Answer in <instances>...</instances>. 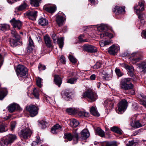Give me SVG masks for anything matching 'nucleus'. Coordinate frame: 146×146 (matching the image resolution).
Wrapping results in <instances>:
<instances>
[{
	"instance_id": "obj_25",
	"label": "nucleus",
	"mask_w": 146,
	"mask_h": 146,
	"mask_svg": "<svg viewBox=\"0 0 146 146\" xmlns=\"http://www.w3.org/2000/svg\"><path fill=\"white\" fill-rule=\"evenodd\" d=\"M110 130L119 135H121L123 133V132L119 128L115 126L110 128Z\"/></svg>"
},
{
	"instance_id": "obj_58",
	"label": "nucleus",
	"mask_w": 146,
	"mask_h": 146,
	"mask_svg": "<svg viewBox=\"0 0 146 146\" xmlns=\"http://www.w3.org/2000/svg\"><path fill=\"white\" fill-rule=\"evenodd\" d=\"M11 33L12 35L13 36H19V34L15 30H12L11 31Z\"/></svg>"
},
{
	"instance_id": "obj_64",
	"label": "nucleus",
	"mask_w": 146,
	"mask_h": 146,
	"mask_svg": "<svg viewBox=\"0 0 146 146\" xmlns=\"http://www.w3.org/2000/svg\"><path fill=\"white\" fill-rule=\"evenodd\" d=\"M142 121L143 123L142 125H144L146 124V115H145V117H144L143 119L142 120Z\"/></svg>"
},
{
	"instance_id": "obj_4",
	"label": "nucleus",
	"mask_w": 146,
	"mask_h": 146,
	"mask_svg": "<svg viewBox=\"0 0 146 146\" xmlns=\"http://www.w3.org/2000/svg\"><path fill=\"white\" fill-rule=\"evenodd\" d=\"M98 31L101 32L99 34L100 36H113L111 33H109L108 30L107 26L104 24H101L97 27Z\"/></svg>"
},
{
	"instance_id": "obj_37",
	"label": "nucleus",
	"mask_w": 146,
	"mask_h": 146,
	"mask_svg": "<svg viewBox=\"0 0 146 146\" xmlns=\"http://www.w3.org/2000/svg\"><path fill=\"white\" fill-rule=\"evenodd\" d=\"M44 40L46 45L47 47L50 48L52 46L51 40L50 37H44Z\"/></svg>"
},
{
	"instance_id": "obj_49",
	"label": "nucleus",
	"mask_w": 146,
	"mask_h": 146,
	"mask_svg": "<svg viewBox=\"0 0 146 146\" xmlns=\"http://www.w3.org/2000/svg\"><path fill=\"white\" fill-rule=\"evenodd\" d=\"M62 97L65 100H68L70 98V94L69 93L65 91L64 92Z\"/></svg>"
},
{
	"instance_id": "obj_27",
	"label": "nucleus",
	"mask_w": 146,
	"mask_h": 146,
	"mask_svg": "<svg viewBox=\"0 0 146 146\" xmlns=\"http://www.w3.org/2000/svg\"><path fill=\"white\" fill-rule=\"evenodd\" d=\"M121 65V67L125 68L130 73H132L134 70L133 67L132 66H129L125 63H123Z\"/></svg>"
},
{
	"instance_id": "obj_46",
	"label": "nucleus",
	"mask_w": 146,
	"mask_h": 146,
	"mask_svg": "<svg viewBox=\"0 0 146 146\" xmlns=\"http://www.w3.org/2000/svg\"><path fill=\"white\" fill-rule=\"evenodd\" d=\"M115 143L114 142L105 141L102 144V146H115Z\"/></svg>"
},
{
	"instance_id": "obj_61",
	"label": "nucleus",
	"mask_w": 146,
	"mask_h": 146,
	"mask_svg": "<svg viewBox=\"0 0 146 146\" xmlns=\"http://www.w3.org/2000/svg\"><path fill=\"white\" fill-rule=\"evenodd\" d=\"M111 103V101H108V100H106L104 102L105 104H107V106H110L111 105L110 104Z\"/></svg>"
},
{
	"instance_id": "obj_20",
	"label": "nucleus",
	"mask_w": 146,
	"mask_h": 146,
	"mask_svg": "<svg viewBox=\"0 0 146 146\" xmlns=\"http://www.w3.org/2000/svg\"><path fill=\"white\" fill-rule=\"evenodd\" d=\"M113 11L115 14L119 15L121 13H124L125 12L124 8H122L121 7L116 6L113 10Z\"/></svg>"
},
{
	"instance_id": "obj_17",
	"label": "nucleus",
	"mask_w": 146,
	"mask_h": 146,
	"mask_svg": "<svg viewBox=\"0 0 146 146\" xmlns=\"http://www.w3.org/2000/svg\"><path fill=\"white\" fill-rule=\"evenodd\" d=\"M17 138L16 136L14 134H10L7 135L5 139L9 144L12 143Z\"/></svg>"
},
{
	"instance_id": "obj_10",
	"label": "nucleus",
	"mask_w": 146,
	"mask_h": 146,
	"mask_svg": "<svg viewBox=\"0 0 146 146\" xmlns=\"http://www.w3.org/2000/svg\"><path fill=\"white\" fill-rule=\"evenodd\" d=\"M119 49L120 48L119 46L113 44L109 48L108 51L110 54L115 55Z\"/></svg>"
},
{
	"instance_id": "obj_60",
	"label": "nucleus",
	"mask_w": 146,
	"mask_h": 146,
	"mask_svg": "<svg viewBox=\"0 0 146 146\" xmlns=\"http://www.w3.org/2000/svg\"><path fill=\"white\" fill-rule=\"evenodd\" d=\"M91 3L94 5H96L98 4V1L96 0H90Z\"/></svg>"
},
{
	"instance_id": "obj_39",
	"label": "nucleus",
	"mask_w": 146,
	"mask_h": 146,
	"mask_svg": "<svg viewBox=\"0 0 146 146\" xmlns=\"http://www.w3.org/2000/svg\"><path fill=\"white\" fill-rule=\"evenodd\" d=\"M0 29L2 31H6L10 29V26L6 24H1L0 25Z\"/></svg>"
},
{
	"instance_id": "obj_26",
	"label": "nucleus",
	"mask_w": 146,
	"mask_h": 146,
	"mask_svg": "<svg viewBox=\"0 0 146 146\" xmlns=\"http://www.w3.org/2000/svg\"><path fill=\"white\" fill-rule=\"evenodd\" d=\"M111 38L109 39H105V40H102L100 42V44L101 46H104L106 45H109L111 43V41L110 39Z\"/></svg>"
},
{
	"instance_id": "obj_40",
	"label": "nucleus",
	"mask_w": 146,
	"mask_h": 146,
	"mask_svg": "<svg viewBox=\"0 0 146 146\" xmlns=\"http://www.w3.org/2000/svg\"><path fill=\"white\" fill-rule=\"evenodd\" d=\"M7 125L5 123L0 124V132H3L6 131V128L7 127Z\"/></svg>"
},
{
	"instance_id": "obj_22",
	"label": "nucleus",
	"mask_w": 146,
	"mask_h": 146,
	"mask_svg": "<svg viewBox=\"0 0 146 146\" xmlns=\"http://www.w3.org/2000/svg\"><path fill=\"white\" fill-rule=\"evenodd\" d=\"M27 6L26 1H24L23 3L21 4L19 6L16 8L15 11H22L25 9Z\"/></svg>"
},
{
	"instance_id": "obj_44",
	"label": "nucleus",
	"mask_w": 146,
	"mask_h": 146,
	"mask_svg": "<svg viewBox=\"0 0 146 146\" xmlns=\"http://www.w3.org/2000/svg\"><path fill=\"white\" fill-rule=\"evenodd\" d=\"M8 144L9 143H7L5 139L2 138L0 139V146H8Z\"/></svg>"
},
{
	"instance_id": "obj_13",
	"label": "nucleus",
	"mask_w": 146,
	"mask_h": 146,
	"mask_svg": "<svg viewBox=\"0 0 146 146\" xmlns=\"http://www.w3.org/2000/svg\"><path fill=\"white\" fill-rule=\"evenodd\" d=\"M10 42L11 45L16 46L17 45L22 44V41L20 37H12L10 39Z\"/></svg>"
},
{
	"instance_id": "obj_30",
	"label": "nucleus",
	"mask_w": 146,
	"mask_h": 146,
	"mask_svg": "<svg viewBox=\"0 0 146 146\" xmlns=\"http://www.w3.org/2000/svg\"><path fill=\"white\" fill-rule=\"evenodd\" d=\"M96 134L101 137H105V133L104 131L100 128L98 127L96 130Z\"/></svg>"
},
{
	"instance_id": "obj_24",
	"label": "nucleus",
	"mask_w": 146,
	"mask_h": 146,
	"mask_svg": "<svg viewBox=\"0 0 146 146\" xmlns=\"http://www.w3.org/2000/svg\"><path fill=\"white\" fill-rule=\"evenodd\" d=\"M54 81L56 85L58 87L60 86L62 83V79L59 76L55 75L54 76Z\"/></svg>"
},
{
	"instance_id": "obj_8",
	"label": "nucleus",
	"mask_w": 146,
	"mask_h": 146,
	"mask_svg": "<svg viewBox=\"0 0 146 146\" xmlns=\"http://www.w3.org/2000/svg\"><path fill=\"white\" fill-rule=\"evenodd\" d=\"M26 109L31 117H34L38 113L37 108L35 105H31L26 107Z\"/></svg>"
},
{
	"instance_id": "obj_50",
	"label": "nucleus",
	"mask_w": 146,
	"mask_h": 146,
	"mask_svg": "<svg viewBox=\"0 0 146 146\" xmlns=\"http://www.w3.org/2000/svg\"><path fill=\"white\" fill-rule=\"evenodd\" d=\"M102 65L101 62L99 61L97 62L96 64L93 66V68L94 69H98L101 67Z\"/></svg>"
},
{
	"instance_id": "obj_34",
	"label": "nucleus",
	"mask_w": 146,
	"mask_h": 146,
	"mask_svg": "<svg viewBox=\"0 0 146 146\" xmlns=\"http://www.w3.org/2000/svg\"><path fill=\"white\" fill-rule=\"evenodd\" d=\"M45 10L48 12L53 13L56 10V7L55 6H50L45 8Z\"/></svg>"
},
{
	"instance_id": "obj_59",
	"label": "nucleus",
	"mask_w": 146,
	"mask_h": 146,
	"mask_svg": "<svg viewBox=\"0 0 146 146\" xmlns=\"http://www.w3.org/2000/svg\"><path fill=\"white\" fill-rule=\"evenodd\" d=\"M135 142L133 141H129L128 143L126 144V146H133Z\"/></svg>"
},
{
	"instance_id": "obj_15",
	"label": "nucleus",
	"mask_w": 146,
	"mask_h": 146,
	"mask_svg": "<svg viewBox=\"0 0 146 146\" xmlns=\"http://www.w3.org/2000/svg\"><path fill=\"white\" fill-rule=\"evenodd\" d=\"M84 49L88 52L92 53L96 52L97 51V48L96 47L90 45H84Z\"/></svg>"
},
{
	"instance_id": "obj_45",
	"label": "nucleus",
	"mask_w": 146,
	"mask_h": 146,
	"mask_svg": "<svg viewBox=\"0 0 146 146\" xmlns=\"http://www.w3.org/2000/svg\"><path fill=\"white\" fill-rule=\"evenodd\" d=\"M102 75V77L106 80H108L111 77V75L108 74L107 73L104 72Z\"/></svg>"
},
{
	"instance_id": "obj_56",
	"label": "nucleus",
	"mask_w": 146,
	"mask_h": 146,
	"mask_svg": "<svg viewBox=\"0 0 146 146\" xmlns=\"http://www.w3.org/2000/svg\"><path fill=\"white\" fill-rule=\"evenodd\" d=\"M40 123L42 126V128H45L47 125V123L43 120L41 121Z\"/></svg>"
},
{
	"instance_id": "obj_31",
	"label": "nucleus",
	"mask_w": 146,
	"mask_h": 146,
	"mask_svg": "<svg viewBox=\"0 0 146 146\" xmlns=\"http://www.w3.org/2000/svg\"><path fill=\"white\" fill-rule=\"evenodd\" d=\"M66 111L70 115L76 114L78 112V110L74 108H68L66 110Z\"/></svg>"
},
{
	"instance_id": "obj_21",
	"label": "nucleus",
	"mask_w": 146,
	"mask_h": 146,
	"mask_svg": "<svg viewBox=\"0 0 146 146\" xmlns=\"http://www.w3.org/2000/svg\"><path fill=\"white\" fill-rule=\"evenodd\" d=\"M56 21L59 26H61L64 21L63 17L62 16L57 14L56 15Z\"/></svg>"
},
{
	"instance_id": "obj_19",
	"label": "nucleus",
	"mask_w": 146,
	"mask_h": 146,
	"mask_svg": "<svg viewBox=\"0 0 146 146\" xmlns=\"http://www.w3.org/2000/svg\"><path fill=\"white\" fill-rule=\"evenodd\" d=\"M63 129L62 126L58 124H56L52 127L51 132L53 134H56Z\"/></svg>"
},
{
	"instance_id": "obj_6",
	"label": "nucleus",
	"mask_w": 146,
	"mask_h": 146,
	"mask_svg": "<svg viewBox=\"0 0 146 146\" xmlns=\"http://www.w3.org/2000/svg\"><path fill=\"white\" fill-rule=\"evenodd\" d=\"M32 133L29 128H24L19 130L18 133L19 136L22 139H25L30 137Z\"/></svg>"
},
{
	"instance_id": "obj_35",
	"label": "nucleus",
	"mask_w": 146,
	"mask_h": 146,
	"mask_svg": "<svg viewBox=\"0 0 146 146\" xmlns=\"http://www.w3.org/2000/svg\"><path fill=\"white\" fill-rule=\"evenodd\" d=\"M30 1L32 6L38 7L39 6V3H40L41 0H30Z\"/></svg>"
},
{
	"instance_id": "obj_2",
	"label": "nucleus",
	"mask_w": 146,
	"mask_h": 146,
	"mask_svg": "<svg viewBox=\"0 0 146 146\" xmlns=\"http://www.w3.org/2000/svg\"><path fill=\"white\" fill-rule=\"evenodd\" d=\"M16 71L17 75L20 80L22 79V78H25L28 76L27 69L23 65H19L18 66Z\"/></svg>"
},
{
	"instance_id": "obj_54",
	"label": "nucleus",
	"mask_w": 146,
	"mask_h": 146,
	"mask_svg": "<svg viewBox=\"0 0 146 146\" xmlns=\"http://www.w3.org/2000/svg\"><path fill=\"white\" fill-rule=\"evenodd\" d=\"M42 80V79L40 78H38L37 79L36 81V83L37 85L40 88L41 87V82Z\"/></svg>"
},
{
	"instance_id": "obj_5",
	"label": "nucleus",
	"mask_w": 146,
	"mask_h": 146,
	"mask_svg": "<svg viewBox=\"0 0 146 146\" xmlns=\"http://www.w3.org/2000/svg\"><path fill=\"white\" fill-rule=\"evenodd\" d=\"M128 106V103L127 101L125 99L122 100L118 103L116 112L119 114L123 113L126 110Z\"/></svg>"
},
{
	"instance_id": "obj_57",
	"label": "nucleus",
	"mask_w": 146,
	"mask_h": 146,
	"mask_svg": "<svg viewBox=\"0 0 146 146\" xmlns=\"http://www.w3.org/2000/svg\"><path fill=\"white\" fill-rule=\"evenodd\" d=\"M38 69L40 71L41 70H44L46 68V66L44 65H43L40 63L38 65Z\"/></svg>"
},
{
	"instance_id": "obj_41",
	"label": "nucleus",
	"mask_w": 146,
	"mask_h": 146,
	"mask_svg": "<svg viewBox=\"0 0 146 146\" xmlns=\"http://www.w3.org/2000/svg\"><path fill=\"white\" fill-rule=\"evenodd\" d=\"M78 79V78L77 77L71 78L68 79L67 80V82L68 83L71 84H74L76 82Z\"/></svg>"
},
{
	"instance_id": "obj_42",
	"label": "nucleus",
	"mask_w": 146,
	"mask_h": 146,
	"mask_svg": "<svg viewBox=\"0 0 146 146\" xmlns=\"http://www.w3.org/2000/svg\"><path fill=\"white\" fill-rule=\"evenodd\" d=\"M42 141L40 139V137L38 136H37L36 137V141H33L32 143V145L36 146L39 143H42Z\"/></svg>"
},
{
	"instance_id": "obj_62",
	"label": "nucleus",
	"mask_w": 146,
	"mask_h": 146,
	"mask_svg": "<svg viewBox=\"0 0 146 146\" xmlns=\"http://www.w3.org/2000/svg\"><path fill=\"white\" fill-rule=\"evenodd\" d=\"M140 104L146 108V102H145L143 100H141L140 101Z\"/></svg>"
},
{
	"instance_id": "obj_11",
	"label": "nucleus",
	"mask_w": 146,
	"mask_h": 146,
	"mask_svg": "<svg viewBox=\"0 0 146 146\" xmlns=\"http://www.w3.org/2000/svg\"><path fill=\"white\" fill-rule=\"evenodd\" d=\"M54 42L58 44L59 47L62 49L64 45V39L62 37H53Z\"/></svg>"
},
{
	"instance_id": "obj_12",
	"label": "nucleus",
	"mask_w": 146,
	"mask_h": 146,
	"mask_svg": "<svg viewBox=\"0 0 146 146\" xmlns=\"http://www.w3.org/2000/svg\"><path fill=\"white\" fill-rule=\"evenodd\" d=\"M10 22L14 28H17L18 30L21 29L22 23L19 20H16L14 18L10 20Z\"/></svg>"
},
{
	"instance_id": "obj_53",
	"label": "nucleus",
	"mask_w": 146,
	"mask_h": 146,
	"mask_svg": "<svg viewBox=\"0 0 146 146\" xmlns=\"http://www.w3.org/2000/svg\"><path fill=\"white\" fill-rule=\"evenodd\" d=\"M68 58L70 61L72 63L75 64L76 62V59L71 55H70Z\"/></svg>"
},
{
	"instance_id": "obj_7",
	"label": "nucleus",
	"mask_w": 146,
	"mask_h": 146,
	"mask_svg": "<svg viewBox=\"0 0 146 146\" xmlns=\"http://www.w3.org/2000/svg\"><path fill=\"white\" fill-rule=\"evenodd\" d=\"M82 96L83 98H88L92 102L95 101L98 98V96L96 93L90 90L84 93Z\"/></svg>"
},
{
	"instance_id": "obj_38",
	"label": "nucleus",
	"mask_w": 146,
	"mask_h": 146,
	"mask_svg": "<svg viewBox=\"0 0 146 146\" xmlns=\"http://www.w3.org/2000/svg\"><path fill=\"white\" fill-rule=\"evenodd\" d=\"M7 89L5 88L0 92V100H2L7 94Z\"/></svg>"
},
{
	"instance_id": "obj_33",
	"label": "nucleus",
	"mask_w": 146,
	"mask_h": 146,
	"mask_svg": "<svg viewBox=\"0 0 146 146\" xmlns=\"http://www.w3.org/2000/svg\"><path fill=\"white\" fill-rule=\"evenodd\" d=\"M79 116L82 117H88L89 115V113L88 112L86 111H78V113Z\"/></svg>"
},
{
	"instance_id": "obj_28",
	"label": "nucleus",
	"mask_w": 146,
	"mask_h": 146,
	"mask_svg": "<svg viewBox=\"0 0 146 146\" xmlns=\"http://www.w3.org/2000/svg\"><path fill=\"white\" fill-rule=\"evenodd\" d=\"M38 24L42 26L47 25L48 23V21L46 19L41 18L38 20Z\"/></svg>"
},
{
	"instance_id": "obj_48",
	"label": "nucleus",
	"mask_w": 146,
	"mask_h": 146,
	"mask_svg": "<svg viewBox=\"0 0 146 146\" xmlns=\"http://www.w3.org/2000/svg\"><path fill=\"white\" fill-rule=\"evenodd\" d=\"M37 11H30L26 13L27 16H32L35 17H36V14L37 13Z\"/></svg>"
},
{
	"instance_id": "obj_36",
	"label": "nucleus",
	"mask_w": 146,
	"mask_h": 146,
	"mask_svg": "<svg viewBox=\"0 0 146 146\" xmlns=\"http://www.w3.org/2000/svg\"><path fill=\"white\" fill-rule=\"evenodd\" d=\"M70 124L72 127H76L78 125L79 123L76 119H73L70 121Z\"/></svg>"
},
{
	"instance_id": "obj_29",
	"label": "nucleus",
	"mask_w": 146,
	"mask_h": 146,
	"mask_svg": "<svg viewBox=\"0 0 146 146\" xmlns=\"http://www.w3.org/2000/svg\"><path fill=\"white\" fill-rule=\"evenodd\" d=\"M90 113L93 115L96 116L98 117L100 115L96 108L94 106H92L91 107L90 110Z\"/></svg>"
},
{
	"instance_id": "obj_47",
	"label": "nucleus",
	"mask_w": 146,
	"mask_h": 146,
	"mask_svg": "<svg viewBox=\"0 0 146 146\" xmlns=\"http://www.w3.org/2000/svg\"><path fill=\"white\" fill-rule=\"evenodd\" d=\"M33 95L36 99L39 98V91L36 88H34L33 92Z\"/></svg>"
},
{
	"instance_id": "obj_3",
	"label": "nucleus",
	"mask_w": 146,
	"mask_h": 146,
	"mask_svg": "<svg viewBox=\"0 0 146 146\" xmlns=\"http://www.w3.org/2000/svg\"><path fill=\"white\" fill-rule=\"evenodd\" d=\"M131 79L129 78H124L121 79L120 83V87L121 89L128 90L133 88V85L130 83Z\"/></svg>"
},
{
	"instance_id": "obj_63",
	"label": "nucleus",
	"mask_w": 146,
	"mask_h": 146,
	"mask_svg": "<svg viewBox=\"0 0 146 146\" xmlns=\"http://www.w3.org/2000/svg\"><path fill=\"white\" fill-rule=\"evenodd\" d=\"M133 108L135 110H136L137 108V103H134L133 105Z\"/></svg>"
},
{
	"instance_id": "obj_23",
	"label": "nucleus",
	"mask_w": 146,
	"mask_h": 146,
	"mask_svg": "<svg viewBox=\"0 0 146 146\" xmlns=\"http://www.w3.org/2000/svg\"><path fill=\"white\" fill-rule=\"evenodd\" d=\"M81 137L82 139H85L88 138L90 136V133L86 129H84L81 132Z\"/></svg>"
},
{
	"instance_id": "obj_16",
	"label": "nucleus",
	"mask_w": 146,
	"mask_h": 146,
	"mask_svg": "<svg viewBox=\"0 0 146 146\" xmlns=\"http://www.w3.org/2000/svg\"><path fill=\"white\" fill-rule=\"evenodd\" d=\"M20 107L17 104L14 103L10 105L8 107V110L10 113L14 112L15 110H20Z\"/></svg>"
},
{
	"instance_id": "obj_52",
	"label": "nucleus",
	"mask_w": 146,
	"mask_h": 146,
	"mask_svg": "<svg viewBox=\"0 0 146 146\" xmlns=\"http://www.w3.org/2000/svg\"><path fill=\"white\" fill-rule=\"evenodd\" d=\"M115 73L119 77H121L122 76L123 74V73L121 72L119 69L116 68L115 70Z\"/></svg>"
},
{
	"instance_id": "obj_18",
	"label": "nucleus",
	"mask_w": 146,
	"mask_h": 146,
	"mask_svg": "<svg viewBox=\"0 0 146 146\" xmlns=\"http://www.w3.org/2000/svg\"><path fill=\"white\" fill-rule=\"evenodd\" d=\"M138 54L136 52L133 53L131 55L130 59L131 60L133 63L135 64L139 61L140 58L138 57Z\"/></svg>"
},
{
	"instance_id": "obj_55",
	"label": "nucleus",
	"mask_w": 146,
	"mask_h": 146,
	"mask_svg": "<svg viewBox=\"0 0 146 146\" xmlns=\"http://www.w3.org/2000/svg\"><path fill=\"white\" fill-rule=\"evenodd\" d=\"M16 124V122L15 121H12L11 122V129L12 130H13L15 129Z\"/></svg>"
},
{
	"instance_id": "obj_1",
	"label": "nucleus",
	"mask_w": 146,
	"mask_h": 146,
	"mask_svg": "<svg viewBox=\"0 0 146 146\" xmlns=\"http://www.w3.org/2000/svg\"><path fill=\"white\" fill-rule=\"evenodd\" d=\"M145 3V2L143 1H139L138 5H136L134 7V9L136 10V13L138 16L139 19L142 23H144L145 22L141 13V12L144 10V5Z\"/></svg>"
},
{
	"instance_id": "obj_51",
	"label": "nucleus",
	"mask_w": 146,
	"mask_h": 146,
	"mask_svg": "<svg viewBox=\"0 0 146 146\" xmlns=\"http://www.w3.org/2000/svg\"><path fill=\"white\" fill-rule=\"evenodd\" d=\"M143 123L141 120H139L135 122V126L137 127L138 128L144 125H142Z\"/></svg>"
},
{
	"instance_id": "obj_32",
	"label": "nucleus",
	"mask_w": 146,
	"mask_h": 146,
	"mask_svg": "<svg viewBox=\"0 0 146 146\" xmlns=\"http://www.w3.org/2000/svg\"><path fill=\"white\" fill-rule=\"evenodd\" d=\"M138 67L140 70L141 71H146V63L143 62L141 64H138Z\"/></svg>"
},
{
	"instance_id": "obj_14",
	"label": "nucleus",
	"mask_w": 146,
	"mask_h": 146,
	"mask_svg": "<svg viewBox=\"0 0 146 146\" xmlns=\"http://www.w3.org/2000/svg\"><path fill=\"white\" fill-rule=\"evenodd\" d=\"M29 44L27 48V52L29 53H31L33 51L34 47V43L31 37H29Z\"/></svg>"
},
{
	"instance_id": "obj_43",
	"label": "nucleus",
	"mask_w": 146,
	"mask_h": 146,
	"mask_svg": "<svg viewBox=\"0 0 146 146\" xmlns=\"http://www.w3.org/2000/svg\"><path fill=\"white\" fill-rule=\"evenodd\" d=\"M77 39H78V41L76 42V43H82L84 42H89L90 40L88 38L84 39L82 37H77Z\"/></svg>"
},
{
	"instance_id": "obj_9",
	"label": "nucleus",
	"mask_w": 146,
	"mask_h": 146,
	"mask_svg": "<svg viewBox=\"0 0 146 146\" xmlns=\"http://www.w3.org/2000/svg\"><path fill=\"white\" fill-rule=\"evenodd\" d=\"M65 139H68L69 141H71L73 139L74 143H76L78 140V135L77 133L75 132L73 135H72L70 133L65 134L64 135Z\"/></svg>"
}]
</instances>
